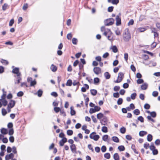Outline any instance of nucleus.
Here are the masks:
<instances>
[{"label":"nucleus","mask_w":160,"mask_h":160,"mask_svg":"<svg viewBox=\"0 0 160 160\" xmlns=\"http://www.w3.org/2000/svg\"><path fill=\"white\" fill-rule=\"evenodd\" d=\"M123 37V40L126 42L130 40L131 38V35L128 29H126L124 31Z\"/></svg>","instance_id":"1"},{"label":"nucleus","mask_w":160,"mask_h":160,"mask_svg":"<svg viewBox=\"0 0 160 160\" xmlns=\"http://www.w3.org/2000/svg\"><path fill=\"white\" fill-rule=\"evenodd\" d=\"M114 20L112 18H110L106 20L104 22V24L105 26H108L111 25L113 23Z\"/></svg>","instance_id":"2"},{"label":"nucleus","mask_w":160,"mask_h":160,"mask_svg":"<svg viewBox=\"0 0 160 160\" xmlns=\"http://www.w3.org/2000/svg\"><path fill=\"white\" fill-rule=\"evenodd\" d=\"M96 133L95 132H93L90 134L89 137L91 139H93L95 141H98L100 137L98 135H93L94 134H95Z\"/></svg>","instance_id":"3"},{"label":"nucleus","mask_w":160,"mask_h":160,"mask_svg":"<svg viewBox=\"0 0 160 160\" xmlns=\"http://www.w3.org/2000/svg\"><path fill=\"white\" fill-rule=\"evenodd\" d=\"M124 74L123 73L120 72L119 73L118 79L115 81L116 83L120 82L123 79Z\"/></svg>","instance_id":"4"},{"label":"nucleus","mask_w":160,"mask_h":160,"mask_svg":"<svg viewBox=\"0 0 160 160\" xmlns=\"http://www.w3.org/2000/svg\"><path fill=\"white\" fill-rule=\"evenodd\" d=\"M12 72L13 73L16 74V75H14L15 77H16V76H21V73L19 72V69L18 68H14L12 70Z\"/></svg>","instance_id":"5"},{"label":"nucleus","mask_w":160,"mask_h":160,"mask_svg":"<svg viewBox=\"0 0 160 160\" xmlns=\"http://www.w3.org/2000/svg\"><path fill=\"white\" fill-rule=\"evenodd\" d=\"M93 71L94 73L98 75L101 73V69L98 67H95L93 69Z\"/></svg>","instance_id":"6"},{"label":"nucleus","mask_w":160,"mask_h":160,"mask_svg":"<svg viewBox=\"0 0 160 160\" xmlns=\"http://www.w3.org/2000/svg\"><path fill=\"white\" fill-rule=\"evenodd\" d=\"M15 101L13 100H10L7 107V109L8 110L9 108H12L14 107L15 104Z\"/></svg>","instance_id":"7"},{"label":"nucleus","mask_w":160,"mask_h":160,"mask_svg":"<svg viewBox=\"0 0 160 160\" xmlns=\"http://www.w3.org/2000/svg\"><path fill=\"white\" fill-rule=\"evenodd\" d=\"M107 117L104 116L103 118L100 120V123L102 125H105L107 124Z\"/></svg>","instance_id":"8"},{"label":"nucleus","mask_w":160,"mask_h":160,"mask_svg":"<svg viewBox=\"0 0 160 160\" xmlns=\"http://www.w3.org/2000/svg\"><path fill=\"white\" fill-rule=\"evenodd\" d=\"M116 25L117 26L120 25L121 24V19L120 18L118 15L116 16Z\"/></svg>","instance_id":"9"},{"label":"nucleus","mask_w":160,"mask_h":160,"mask_svg":"<svg viewBox=\"0 0 160 160\" xmlns=\"http://www.w3.org/2000/svg\"><path fill=\"white\" fill-rule=\"evenodd\" d=\"M111 33L112 32L109 29L107 28L106 31L103 32V34L106 37H107V35H110Z\"/></svg>","instance_id":"10"},{"label":"nucleus","mask_w":160,"mask_h":160,"mask_svg":"<svg viewBox=\"0 0 160 160\" xmlns=\"http://www.w3.org/2000/svg\"><path fill=\"white\" fill-rule=\"evenodd\" d=\"M14 157V155L12 153H11L9 154H7L5 156V159L6 160H9L10 159H12Z\"/></svg>","instance_id":"11"},{"label":"nucleus","mask_w":160,"mask_h":160,"mask_svg":"<svg viewBox=\"0 0 160 160\" xmlns=\"http://www.w3.org/2000/svg\"><path fill=\"white\" fill-rule=\"evenodd\" d=\"M17 80L14 79V82L15 84H18L20 82V81L22 80L21 76H16Z\"/></svg>","instance_id":"12"},{"label":"nucleus","mask_w":160,"mask_h":160,"mask_svg":"<svg viewBox=\"0 0 160 160\" xmlns=\"http://www.w3.org/2000/svg\"><path fill=\"white\" fill-rule=\"evenodd\" d=\"M71 150L73 153H76V146L74 144H72L70 146Z\"/></svg>","instance_id":"13"},{"label":"nucleus","mask_w":160,"mask_h":160,"mask_svg":"<svg viewBox=\"0 0 160 160\" xmlns=\"http://www.w3.org/2000/svg\"><path fill=\"white\" fill-rule=\"evenodd\" d=\"M148 87V84L146 83H144L143 84L141 85V88L142 90H146Z\"/></svg>","instance_id":"14"},{"label":"nucleus","mask_w":160,"mask_h":160,"mask_svg":"<svg viewBox=\"0 0 160 160\" xmlns=\"http://www.w3.org/2000/svg\"><path fill=\"white\" fill-rule=\"evenodd\" d=\"M147 133V132L144 131H141L139 132V135L141 137H143L146 135Z\"/></svg>","instance_id":"15"},{"label":"nucleus","mask_w":160,"mask_h":160,"mask_svg":"<svg viewBox=\"0 0 160 160\" xmlns=\"http://www.w3.org/2000/svg\"><path fill=\"white\" fill-rule=\"evenodd\" d=\"M104 75L106 79H108L110 78L111 75L108 72H106L104 73Z\"/></svg>","instance_id":"16"},{"label":"nucleus","mask_w":160,"mask_h":160,"mask_svg":"<svg viewBox=\"0 0 160 160\" xmlns=\"http://www.w3.org/2000/svg\"><path fill=\"white\" fill-rule=\"evenodd\" d=\"M1 132L2 134L5 135L7 133V129L2 128L1 129Z\"/></svg>","instance_id":"17"},{"label":"nucleus","mask_w":160,"mask_h":160,"mask_svg":"<svg viewBox=\"0 0 160 160\" xmlns=\"http://www.w3.org/2000/svg\"><path fill=\"white\" fill-rule=\"evenodd\" d=\"M70 114L72 116L76 114L75 111L73 109V107H71L70 108Z\"/></svg>","instance_id":"18"},{"label":"nucleus","mask_w":160,"mask_h":160,"mask_svg":"<svg viewBox=\"0 0 160 160\" xmlns=\"http://www.w3.org/2000/svg\"><path fill=\"white\" fill-rule=\"evenodd\" d=\"M51 69L52 71L54 72L57 70V68L53 64H52L51 66Z\"/></svg>","instance_id":"19"},{"label":"nucleus","mask_w":160,"mask_h":160,"mask_svg":"<svg viewBox=\"0 0 160 160\" xmlns=\"http://www.w3.org/2000/svg\"><path fill=\"white\" fill-rule=\"evenodd\" d=\"M147 140L149 142H151L152 139V136L151 134H149L147 136Z\"/></svg>","instance_id":"20"},{"label":"nucleus","mask_w":160,"mask_h":160,"mask_svg":"<svg viewBox=\"0 0 160 160\" xmlns=\"http://www.w3.org/2000/svg\"><path fill=\"white\" fill-rule=\"evenodd\" d=\"M103 115L102 113H99L97 114V118L99 119H101L102 118H103Z\"/></svg>","instance_id":"21"},{"label":"nucleus","mask_w":160,"mask_h":160,"mask_svg":"<svg viewBox=\"0 0 160 160\" xmlns=\"http://www.w3.org/2000/svg\"><path fill=\"white\" fill-rule=\"evenodd\" d=\"M113 158L115 160H119V157L118 153H115L114 154Z\"/></svg>","instance_id":"22"},{"label":"nucleus","mask_w":160,"mask_h":160,"mask_svg":"<svg viewBox=\"0 0 160 160\" xmlns=\"http://www.w3.org/2000/svg\"><path fill=\"white\" fill-rule=\"evenodd\" d=\"M112 140L115 142H119V140L118 138L115 136H114L112 137Z\"/></svg>","instance_id":"23"},{"label":"nucleus","mask_w":160,"mask_h":160,"mask_svg":"<svg viewBox=\"0 0 160 160\" xmlns=\"http://www.w3.org/2000/svg\"><path fill=\"white\" fill-rule=\"evenodd\" d=\"M90 92L92 95L93 96H95L96 95L97 93V91L95 89H92L90 90Z\"/></svg>","instance_id":"24"},{"label":"nucleus","mask_w":160,"mask_h":160,"mask_svg":"<svg viewBox=\"0 0 160 160\" xmlns=\"http://www.w3.org/2000/svg\"><path fill=\"white\" fill-rule=\"evenodd\" d=\"M111 49L112 51L114 53H116L118 52V48L116 46H113Z\"/></svg>","instance_id":"25"},{"label":"nucleus","mask_w":160,"mask_h":160,"mask_svg":"<svg viewBox=\"0 0 160 160\" xmlns=\"http://www.w3.org/2000/svg\"><path fill=\"white\" fill-rule=\"evenodd\" d=\"M72 81L70 79H69L67 81V82L66 84V85L67 86H70L72 85Z\"/></svg>","instance_id":"26"},{"label":"nucleus","mask_w":160,"mask_h":160,"mask_svg":"<svg viewBox=\"0 0 160 160\" xmlns=\"http://www.w3.org/2000/svg\"><path fill=\"white\" fill-rule=\"evenodd\" d=\"M2 104L4 106H6L8 104V102L5 99H2L1 101Z\"/></svg>","instance_id":"27"},{"label":"nucleus","mask_w":160,"mask_h":160,"mask_svg":"<svg viewBox=\"0 0 160 160\" xmlns=\"http://www.w3.org/2000/svg\"><path fill=\"white\" fill-rule=\"evenodd\" d=\"M133 113L136 115H138L140 114V112L139 109H137L134 110Z\"/></svg>","instance_id":"28"},{"label":"nucleus","mask_w":160,"mask_h":160,"mask_svg":"<svg viewBox=\"0 0 160 160\" xmlns=\"http://www.w3.org/2000/svg\"><path fill=\"white\" fill-rule=\"evenodd\" d=\"M42 92V91L41 89H39L37 93V94L38 96L40 97H41Z\"/></svg>","instance_id":"29"},{"label":"nucleus","mask_w":160,"mask_h":160,"mask_svg":"<svg viewBox=\"0 0 160 160\" xmlns=\"http://www.w3.org/2000/svg\"><path fill=\"white\" fill-rule=\"evenodd\" d=\"M108 138V136L107 135H104L102 138V140L105 142L107 141Z\"/></svg>","instance_id":"30"},{"label":"nucleus","mask_w":160,"mask_h":160,"mask_svg":"<svg viewBox=\"0 0 160 160\" xmlns=\"http://www.w3.org/2000/svg\"><path fill=\"white\" fill-rule=\"evenodd\" d=\"M120 132L121 133L124 134L125 132L126 129L125 128H124L123 127H122L120 129Z\"/></svg>","instance_id":"31"},{"label":"nucleus","mask_w":160,"mask_h":160,"mask_svg":"<svg viewBox=\"0 0 160 160\" xmlns=\"http://www.w3.org/2000/svg\"><path fill=\"white\" fill-rule=\"evenodd\" d=\"M1 62L4 65H7L8 64V62L5 60L2 59L1 60Z\"/></svg>","instance_id":"32"},{"label":"nucleus","mask_w":160,"mask_h":160,"mask_svg":"<svg viewBox=\"0 0 160 160\" xmlns=\"http://www.w3.org/2000/svg\"><path fill=\"white\" fill-rule=\"evenodd\" d=\"M102 131L103 132H107L108 131V128L106 127L103 126L102 127Z\"/></svg>","instance_id":"33"},{"label":"nucleus","mask_w":160,"mask_h":160,"mask_svg":"<svg viewBox=\"0 0 160 160\" xmlns=\"http://www.w3.org/2000/svg\"><path fill=\"white\" fill-rule=\"evenodd\" d=\"M100 82V79L98 78H95L94 79V82L95 84L98 83Z\"/></svg>","instance_id":"34"},{"label":"nucleus","mask_w":160,"mask_h":160,"mask_svg":"<svg viewBox=\"0 0 160 160\" xmlns=\"http://www.w3.org/2000/svg\"><path fill=\"white\" fill-rule=\"evenodd\" d=\"M118 149L120 151H123L124 150L125 148L123 146H120L118 147Z\"/></svg>","instance_id":"35"},{"label":"nucleus","mask_w":160,"mask_h":160,"mask_svg":"<svg viewBox=\"0 0 160 160\" xmlns=\"http://www.w3.org/2000/svg\"><path fill=\"white\" fill-rule=\"evenodd\" d=\"M123 102V99L122 98H119L117 101V104L118 105H121Z\"/></svg>","instance_id":"36"},{"label":"nucleus","mask_w":160,"mask_h":160,"mask_svg":"<svg viewBox=\"0 0 160 160\" xmlns=\"http://www.w3.org/2000/svg\"><path fill=\"white\" fill-rule=\"evenodd\" d=\"M78 40L77 38H73L72 39V42L73 44L76 45L77 43Z\"/></svg>","instance_id":"37"},{"label":"nucleus","mask_w":160,"mask_h":160,"mask_svg":"<svg viewBox=\"0 0 160 160\" xmlns=\"http://www.w3.org/2000/svg\"><path fill=\"white\" fill-rule=\"evenodd\" d=\"M137 95V94L136 93H133L131 95V98L132 100H134L135 99L136 96Z\"/></svg>","instance_id":"38"},{"label":"nucleus","mask_w":160,"mask_h":160,"mask_svg":"<svg viewBox=\"0 0 160 160\" xmlns=\"http://www.w3.org/2000/svg\"><path fill=\"white\" fill-rule=\"evenodd\" d=\"M67 134L69 136L72 135L73 133V132L72 130H68L67 132Z\"/></svg>","instance_id":"39"},{"label":"nucleus","mask_w":160,"mask_h":160,"mask_svg":"<svg viewBox=\"0 0 160 160\" xmlns=\"http://www.w3.org/2000/svg\"><path fill=\"white\" fill-rule=\"evenodd\" d=\"M104 157L105 158L109 159L110 158V155L109 153H107L104 154Z\"/></svg>","instance_id":"40"},{"label":"nucleus","mask_w":160,"mask_h":160,"mask_svg":"<svg viewBox=\"0 0 160 160\" xmlns=\"http://www.w3.org/2000/svg\"><path fill=\"white\" fill-rule=\"evenodd\" d=\"M72 35L71 33H68L67 36V38L68 40H71L72 37Z\"/></svg>","instance_id":"41"},{"label":"nucleus","mask_w":160,"mask_h":160,"mask_svg":"<svg viewBox=\"0 0 160 160\" xmlns=\"http://www.w3.org/2000/svg\"><path fill=\"white\" fill-rule=\"evenodd\" d=\"M150 115L153 118H155L156 116V112H150Z\"/></svg>","instance_id":"42"},{"label":"nucleus","mask_w":160,"mask_h":160,"mask_svg":"<svg viewBox=\"0 0 160 160\" xmlns=\"http://www.w3.org/2000/svg\"><path fill=\"white\" fill-rule=\"evenodd\" d=\"M14 133V130L13 128H10L9 129L8 134L10 135H12Z\"/></svg>","instance_id":"43"},{"label":"nucleus","mask_w":160,"mask_h":160,"mask_svg":"<svg viewBox=\"0 0 160 160\" xmlns=\"http://www.w3.org/2000/svg\"><path fill=\"white\" fill-rule=\"evenodd\" d=\"M36 84V82L35 80L32 81L30 82V86H33Z\"/></svg>","instance_id":"44"},{"label":"nucleus","mask_w":160,"mask_h":160,"mask_svg":"<svg viewBox=\"0 0 160 160\" xmlns=\"http://www.w3.org/2000/svg\"><path fill=\"white\" fill-rule=\"evenodd\" d=\"M138 30L140 32H143L146 30V29L144 28H138Z\"/></svg>","instance_id":"45"},{"label":"nucleus","mask_w":160,"mask_h":160,"mask_svg":"<svg viewBox=\"0 0 160 160\" xmlns=\"http://www.w3.org/2000/svg\"><path fill=\"white\" fill-rule=\"evenodd\" d=\"M6 96V92H4L3 94L1 96V98L0 99L1 100H2V99H5Z\"/></svg>","instance_id":"46"},{"label":"nucleus","mask_w":160,"mask_h":160,"mask_svg":"<svg viewBox=\"0 0 160 160\" xmlns=\"http://www.w3.org/2000/svg\"><path fill=\"white\" fill-rule=\"evenodd\" d=\"M150 149L152 151L155 149V147L153 145V143L151 144L150 146H149Z\"/></svg>","instance_id":"47"},{"label":"nucleus","mask_w":160,"mask_h":160,"mask_svg":"<svg viewBox=\"0 0 160 160\" xmlns=\"http://www.w3.org/2000/svg\"><path fill=\"white\" fill-rule=\"evenodd\" d=\"M54 110L56 113H58L60 111V109L59 107H56L54 108Z\"/></svg>","instance_id":"48"},{"label":"nucleus","mask_w":160,"mask_h":160,"mask_svg":"<svg viewBox=\"0 0 160 160\" xmlns=\"http://www.w3.org/2000/svg\"><path fill=\"white\" fill-rule=\"evenodd\" d=\"M113 96L115 98H118L119 97V94L118 92L114 93L113 94Z\"/></svg>","instance_id":"49"},{"label":"nucleus","mask_w":160,"mask_h":160,"mask_svg":"<svg viewBox=\"0 0 160 160\" xmlns=\"http://www.w3.org/2000/svg\"><path fill=\"white\" fill-rule=\"evenodd\" d=\"M150 105L148 103L145 104L144 106V108L146 109H149L150 108Z\"/></svg>","instance_id":"50"},{"label":"nucleus","mask_w":160,"mask_h":160,"mask_svg":"<svg viewBox=\"0 0 160 160\" xmlns=\"http://www.w3.org/2000/svg\"><path fill=\"white\" fill-rule=\"evenodd\" d=\"M144 81L142 79H138L137 81V83L138 84H141Z\"/></svg>","instance_id":"51"},{"label":"nucleus","mask_w":160,"mask_h":160,"mask_svg":"<svg viewBox=\"0 0 160 160\" xmlns=\"http://www.w3.org/2000/svg\"><path fill=\"white\" fill-rule=\"evenodd\" d=\"M158 93L157 91H153L152 93V95L154 97H156L158 96Z\"/></svg>","instance_id":"52"},{"label":"nucleus","mask_w":160,"mask_h":160,"mask_svg":"<svg viewBox=\"0 0 160 160\" xmlns=\"http://www.w3.org/2000/svg\"><path fill=\"white\" fill-rule=\"evenodd\" d=\"M2 114L3 116H5L7 113V111L4 109L2 108Z\"/></svg>","instance_id":"53"},{"label":"nucleus","mask_w":160,"mask_h":160,"mask_svg":"<svg viewBox=\"0 0 160 160\" xmlns=\"http://www.w3.org/2000/svg\"><path fill=\"white\" fill-rule=\"evenodd\" d=\"M138 119L142 122H144L143 118L142 116L139 117L138 118Z\"/></svg>","instance_id":"54"},{"label":"nucleus","mask_w":160,"mask_h":160,"mask_svg":"<svg viewBox=\"0 0 160 160\" xmlns=\"http://www.w3.org/2000/svg\"><path fill=\"white\" fill-rule=\"evenodd\" d=\"M8 6V5L6 3L4 4L2 7V10L4 11L5 10L7 9Z\"/></svg>","instance_id":"55"},{"label":"nucleus","mask_w":160,"mask_h":160,"mask_svg":"<svg viewBox=\"0 0 160 160\" xmlns=\"http://www.w3.org/2000/svg\"><path fill=\"white\" fill-rule=\"evenodd\" d=\"M120 88V87L119 86H115L114 87L113 90L115 91H118Z\"/></svg>","instance_id":"56"},{"label":"nucleus","mask_w":160,"mask_h":160,"mask_svg":"<svg viewBox=\"0 0 160 160\" xmlns=\"http://www.w3.org/2000/svg\"><path fill=\"white\" fill-rule=\"evenodd\" d=\"M111 2L114 4H117L119 2V0H112Z\"/></svg>","instance_id":"57"},{"label":"nucleus","mask_w":160,"mask_h":160,"mask_svg":"<svg viewBox=\"0 0 160 160\" xmlns=\"http://www.w3.org/2000/svg\"><path fill=\"white\" fill-rule=\"evenodd\" d=\"M149 144L147 142L145 143L144 144V147L146 149L148 148L149 147Z\"/></svg>","instance_id":"58"},{"label":"nucleus","mask_w":160,"mask_h":160,"mask_svg":"<svg viewBox=\"0 0 160 160\" xmlns=\"http://www.w3.org/2000/svg\"><path fill=\"white\" fill-rule=\"evenodd\" d=\"M89 112L90 114H92L96 112V111L95 110L94 108H91L90 109Z\"/></svg>","instance_id":"59"},{"label":"nucleus","mask_w":160,"mask_h":160,"mask_svg":"<svg viewBox=\"0 0 160 160\" xmlns=\"http://www.w3.org/2000/svg\"><path fill=\"white\" fill-rule=\"evenodd\" d=\"M88 148L91 150L92 152H94V150L92 147V145L91 144H88Z\"/></svg>","instance_id":"60"},{"label":"nucleus","mask_w":160,"mask_h":160,"mask_svg":"<svg viewBox=\"0 0 160 160\" xmlns=\"http://www.w3.org/2000/svg\"><path fill=\"white\" fill-rule=\"evenodd\" d=\"M134 23V21L133 19H131L128 22V25H132Z\"/></svg>","instance_id":"61"},{"label":"nucleus","mask_w":160,"mask_h":160,"mask_svg":"<svg viewBox=\"0 0 160 160\" xmlns=\"http://www.w3.org/2000/svg\"><path fill=\"white\" fill-rule=\"evenodd\" d=\"M23 95V93L22 91H20L17 93V95L18 97H21Z\"/></svg>","instance_id":"62"},{"label":"nucleus","mask_w":160,"mask_h":160,"mask_svg":"<svg viewBox=\"0 0 160 160\" xmlns=\"http://www.w3.org/2000/svg\"><path fill=\"white\" fill-rule=\"evenodd\" d=\"M109 55V53L108 52H106L103 55L102 57L104 58H106L108 57Z\"/></svg>","instance_id":"63"},{"label":"nucleus","mask_w":160,"mask_h":160,"mask_svg":"<svg viewBox=\"0 0 160 160\" xmlns=\"http://www.w3.org/2000/svg\"><path fill=\"white\" fill-rule=\"evenodd\" d=\"M155 144L157 145H158L160 144V140L159 139H157L155 142Z\"/></svg>","instance_id":"64"}]
</instances>
